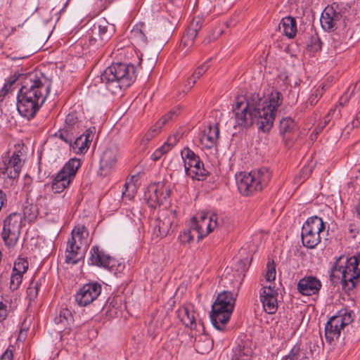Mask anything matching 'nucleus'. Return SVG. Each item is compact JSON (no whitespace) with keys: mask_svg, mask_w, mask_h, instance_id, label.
<instances>
[{"mask_svg":"<svg viewBox=\"0 0 360 360\" xmlns=\"http://www.w3.org/2000/svg\"><path fill=\"white\" fill-rule=\"evenodd\" d=\"M72 316L70 310L64 309L60 311L59 316L55 318L56 324H61L64 326L68 325L72 321Z\"/></svg>","mask_w":360,"mask_h":360,"instance_id":"41","label":"nucleus"},{"mask_svg":"<svg viewBox=\"0 0 360 360\" xmlns=\"http://www.w3.org/2000/svg\"><path fill=\"white\" fill-rule=\"evenodd\" d=\"M169 1L174 4L179 5L181 3L182 0H169Z\"/></svg>","mask_w":360,"mask_h":360,"instance_id":"60","label":"nucleus"},{"mask_svg":"<svg viewBox=\"0 0 360 360\" xmlns=\"http://www.w3.org/2000/svg\"><path fill=\"white\" fill-rule=\"evenodd\" d=\"M40 283L32 281L27 289V294L30 300H34L37 298L40 288Z\"/></svg>","mask_w":360,"mask_h":360,"instance_id":"45","label":"nucleus"},{"mask_svg":"<svg viewBox=\"0 0 360 360\" xmlns=\"http://www.w3.org/2000/svg\"><path fill=\"white\" fill-rule=\"evenodd\" d=\"M271 177V172L266 167L250 172H240L236 174L238 191L243 195H253L262 191L269 184Z\"/></svg>","mask_w":360,"mask_h":360,"instance_id":"5","label":"nucleus"},{"mask_svg":"<svg viewBox=\"0 0 360 360\" xmlns=\"http://www.w3.org/2000/svg\"><path fill=\"white\" fill-rule=\"evenodd\" d=\"M283 360H293L292 358H291V354L290 353L288 356H285Z\"/></svg>","mask_w":360,"mask_h":360,"instance_id":"61","label":"nucleus"},{"mask_svg":"<svg viewBox=\"0 0 360 360\" xmlns=\"http://www.w3.org/2000/svg\"><path fill=\"white\" fill-rule=\"evenodd\" d=\"M101 290V285L98 283L84 284L75 294V301L80 307L88 306L98 298Z\"/></svg>","mask_w":360,"mask_h":360,"instance_id":"14","label":"nucleus"},{"mask_svg":"<svg viewBox=\"0 0 360 360\" xmlns=\"http://www.w3.org/2000/svg\"><path fill=\"white\" fill-rule=\"evenodd\" d=\"M81 166L79 158H71L53 177L51 189L55 193H60L67 188L75 179L77 170Z\"/></svg>","mask_w":360,"mask_h":360,"instance_id":"9","label":"nucleus"},{"mask_svg":"<svg viewBox=\"0 0 360 360\" xmlns=\"http://www.w3.org/2000/svg\"><path fill=\"white\" fill-rule=\"evenodd\" d=\"M199 327L201 328L202 333L198 335H195L194 347L196 351L200 354L208 353L212 348V340L205 333L204 326L202 323H199Z\"/></svg>","mask_w":360,"mask_h":360,"instance_id":"25","label":"nucleus"},{"mask_svg":"<svg viewBox=\"0 0 360 360\" xmlns=\"http://www.w3.org/2000/svg\"><path fill=\"white\" fill-rule=\"evenodd\" d=\"M295 127V122L290 117H285L280 121V133L284 139H288V135L291 134Z\"/></svg>","mask_w":360,"mask_h":360,"instance_id":"38","label":"nucleus"},{"mask_svg":"<svg viewBox=\"0 0 360 360\" xmlns=\"http://www.w3.org/2000/svg\"><path fill=\"white\" fill-rule=\"evenodd\" d=\"M119 149L115 146L108 148L103 153L99 168V172L101 176H107L115 167L119 158Z\"/></svg>","mask_w":360,"mask_h":360,"instance_id":"18","label":"nucleus"},{"mask_svg":"<svg viewBox=\"0 0 360 360\" xmlns=\"http://www.w3.org/2000/svg\"><path fill=\"white\" fill-rule=\"evenodd\" d=\"M276 278V267L274 262L270 263L268 262L266 264V272L265 274V278L267 281H273Z\"/></svg>","mask_w":360,"mask_h":360,"instance_id":"48","label":"nucleus"},{"mask_svg":"<svg viewBox=\"0 0 360 360\" xmlns=\"http://www.w3.org/2000/svg\"><path fill=\"white\" fill-rule=\"evenodd\" d=\"M220 225L218 216L216 214L207 212L200 213L197 217H193L189 229L184 232V236L187 242H191L195 237L198 240L210 233L215 228Z\"/></svg>","mask_w":360,"mask_h":360,"instance_id":"6","label":"nucleus"},{"mask_svg":"<svg viewBox=\"0 0 360 360\" xmlns=\"http://www.w3.org/2000/svg\"><path fill=\"white\" fill-rule=\"evenodd\" d=\"M184 161L185 172L187 176L198 181L204 180L208 174V172L204 168L198 155L189 148H185L181 153Z\"/></svg>","mask_w":360,"mask_h":360,"instance_id":"12","label":"nucleus"},{"mask_svg":"<svg viewBox=\"0 0 360 360\" xmlns=\"http://www.w3.org/2000/svg\"><path fill=\"white\" fill-rule=\"evenodd\" d=\"M214 303H219V305L233 311L236 303V295L231 291L224 290L218 295Z\"/></svg>","mask_w":360,"mask_h":360,"instance_id":"30","label":"nucleus"},{"mask_svg":"<svg viewBox=\"0 0 360 360\" xmlns=\"http://www.w3.org/2000/svg\"><path fill=\"white\" fill-rule=\"evenodd\" d=\"M332 271L340 274L344 289H354L360 283V253L349 258L339 257L334 263Z\"/></svg>","mask_w":360,"mask_h":360,"instance_id":"4","label":"nucleus"},{"mask_svg":"<svg viewBox=\"0 0 360 360\" xmlns=\"http://www.w3.org/2000/svg\"><path fill=\"white\" fill-rule=\"evenodd\" d=\"M77 135V134L71 131V129H68L64 127L58 130V131L55 134L56 137H58L60 139L68 143L70 146Z\"/></svg>","mask_w":360,"mask_h":360,"instance_id":"39","label":"nucleus"},{"mask_svg":"<svg viewBox=\"0 0 360 360\" xmlns=\"http://www.w3.org/2000/svg\"><path fill=\"white\" fill-rule=\"evenodd\" d=\"M14 82H15L14 80L11 81V82H6L4 85V86L0 90V96H6L11 91Z\"/></svg>","mask_w":360,"mask_h":360,"instance_id":"52","label":"nucleus"},{"mask_svg":"<svg viewBox=\"0 0 360 360\" xmlns=\"http://www.w3.org/2000/svg\"><path fill=\"white\" fill-rule=\"evenodd\" d=\"M325 229L321 218L314 216L307 219L302 229V242L307 248H314L321 241L320 233Z\"/></svg>","mask_w":360,"mask_h":360,"instance_id":"10","label":"nucleus"},{"mask_svg":"<svg viewBox=\"0 0 360 360\" xmlns=\"http://www.w3.org/2000/svg\"><path fill=\"white\" fill-rule=\"evenodd\" d=\"M13 355L12 351L7 349L1 355V360H13Z\"/></svg>","mask_w":360,"mask_h":360,"instance_id":"53","label":"nucleus"},{"mask_svg":"<svg viewBox=\"0 0 360 360\" xmlns=\"http://www.w3.org/2000/svg\"><path fill=\"white\" fill-rule=\"evenodd\" d=\"M23 275L13 273L11 276L9 288L12 291L16 290L22 283Z\"/></svg>","mask_w":360,"mask_h":360,"instance_id":"46","label":"nucleus"},{"mask_svg":"<svg viewBox=\"0 0 360 360\" xmlns=\"http://www.w3.org/2000/svg\"><path fill=\"white\" fill-rule=\"evenodd\" d=\"M357 84L350 86L347 91L340 98L339 102H338V106H344L349 101V99L354 95L355 90L356 89Z\"/></svg>","mask_w":360,"mask_h":360,"instance_id":"43","label":"nucleus"},{"mask_svg":"<svg viewBox=\"0 0 360 360\" xmlns=\"http://www.w3.org/2000/svg\"><path fill=\"white\" fill-rule=\"evenodd\" d=\"M321 41L317 34L314 33L311 34L307 41V46L309 47L311 51H317L321 49Z\"/></svg>","mask_w":360,"mask_h":360,"instance_id":"44","label":"nucleus"},{"mask_svg":"<svg viewBox=\"0 0 360 360\" xmlns=\"http://www.w3.org/2000/svg\"><path fill=\"white\" fill-rule=\"evenodd\" d=\"M22 153L19 150L13 152L11 157L4 160V164L0 167V174L4 178L15 179L18 177L22 162L21 160Z\"/></svg>","mask_w":360,"mask_h":360,"instance_id":"16","label":"nucleus"},{"mask_svg":"<svg viewBox=\"0 0 360 360\" xmlns=\"http://www.w3.org/2000/svg\"><path fill=\"white\" fill-rule=\"evenodd\" d=\"M233 311L225 309L221 305L213 303L210 314L211 321L216 329L223 330L229 321Z\"/></svg>","mask_w":360,"mask_h":360,"instance_id":"21","label":"nucleus"},{"mask_svg":"<svg viewBox=\"0 0 360 360\" xmlns=\"http://www.w3.org/2000/svg\"><path fill=\"white\" fill-rule=\"evenodd\" d=\"M95 133V127L87 129L84 133L76 139L75 138L74 141H72L70 146L71 150L76 154L85 153L88 150L89 145L93 141Z\"/></svg>","mask_w":360,"mask_h":360,"instance_id":"20","label":"nucleus"},{"mask_svg":"<svg viewBox=\"0 0 360 360\" xmlns=\"http://www.w3.org/2000/svg\"><path fill=\"white\" fill-rule=\"evenodd\" d=\"M321 282L317 278L309 276L301 278L297 283V290L302 295L310 296L319 292Z\"/></svg>","mask_w":360,"mask_h":360,"instance_id":"22","label":"nucleus"},{"mask_svg":"<svg viewBox=\"0 0 360 360\" xmlns=\"http://www.w3.org/2000/svg\"><path fill=\"white\" fill-rule=\"evenodd\" d=\"M178 316L186 327L191 330L197 328L195 313L191 307H181L178 309Z\"/></svg>","mask_w":360,"mask_h":360,"instance_id":"28","label":"nucleus"},{"mask_svg":"<svg viewBox=\"0 0 360 360\" xmlns=\"http://www.w3.org/2000/svg\"><path fill=\"white\" fill-rule=\"evenodd\" d=\"M322 130H323V129H321V127L319 125V126L316 128V134H318V133L321 132Z\"/></svg>","mask_w":360,"mask_h":360,"instance_id":"62","label":"nucleus"},{"mask_svg":"<svg viewBox=\"0 0 360 360\" xmlns=\"http://www.w3.org/2000/svg\"><path fill=\"white\" fill-rule=\"evenodd\" d=\"M349 230V232L353 235V236H355V234L357 233L356 226L353 224H350Z\"/></svg>","mask_w":360,"mask_h":360,"instance_id":"56","label":"nucleus"},{"mask_svg":"<svg viewBox=\"0 0 360 360\" xmlns=\"http://www.w3.org/2000/svg\"><path fill=\"white\" fill-rule=\"evenodd\" d=\"M23 217L21 214L13 212L4 221L2 238L7 246H14L20 235Z\"/></svg>","mask_w":360,"mask_h":360,"instance_id":"11","label":"nucleus"},{"mask_svg":"<svg viewBox=\"0 0 360 360\" xmlns=\"http://www.w3.org/2000/svg\"><path fill=\"white\" fill-rule=\"evenodd\" d=\"M239 265H240V266H243V265H244V264H243V262L242 261H240V262H239Z\"/></svg>","mask_w":360,"mask_h":360,"instance_id":"64","label":"nucleus"},{"mask_svg":"<svg viewBox=\"0 0 360 360\" xmlns=\"http://www.w3.org/2000/svg\"><path fill=\"white\" fill-rule=\"evenodd\" d=\"M209 68L210 65L208 61L205 62L197 68L193 75L188 79L187 84H186V86H188V90L192 88L196 81L207 71Z\"/></svg>","mask_w":360,"mask_h":360,"instance_id":"35","label":"nucleus"},{"mask_svg":"<svg viewBox=\"0 0 360 360\" xmlns=\"http://www.w3.org/2000/svg\"><path fill=\"white\" fill-rule=\"evenodd\" d=\"M233 352L232 360H250L252 352L251 348L242 340L238 343Z\"/></svg>","mask_w":360,"mask_h":360,"instance_id":"31","label":"nucleus"},{"mask_svg":"<svg viewBox=\"0 0 360 360\" xmlns=\"http://www.w3.org/2000/svg\"><path fill=\"white\" fill-rule=\"evenodd\" d=\"M175 216V212L169 211L166 214H162L153 221L151 226L153 238H162L168 234L172 229Z\"/></svg>","mask_w":360,"mask_h":360,"instance_id":"15","label":"nucleus"},{"mask_svg":"<svg viewBox=\"0 0 360 360\" xmlns=\"http://www.w3.org/2000/svg\"><path fill=\"white\" fill-rule=\"evenodd\" d=\"M260 301L264 310L269 314H274L278 309V292L275 287L264 286L259 292Z\"/></svg>","mask_w":360,"mask_h":360,"instance_id":"17","label":"nucleus"},{"mask_svg":"<svg viewBox=\"0 0 360 360\" xmlns=\"http://www.w3.org/2000/svg\"><path fill=\"white\" fill-rule=\"evenodd\" d=\"M51 87V82L43 74H30L17 96L19 114L27 120L33 118L44 105Z\"/></svg>","mask_w":360,"mask_h":360,"instance_id":"2","label":"nucleus"},{"mask_svg":"<svg viewBox=\"0 0 360 360\" xmlns=\"http://www.w3.org/2000/svg\"><path fill=\"white\" fill-rule=\"evenodd\" d=\"M333 116L337 119L340 117V110L338 109V105H335L334 108L331 109L325 117L324 126H326V124L330 122L331 117Z\"/></svg>","mask_w":360,"mask_h":360,"instance_id":"50","label":"nucleus"},{"mask_svg":"<svg viewBox=\"0 0 360 360\" xmlns=\"http://www.w3.org/2000/svg\"><path fill=\"white\" fill-rule=\"evenodd\" d=\"M112 302H110V304H109L108 306V313L109 314V315L110 316H117V309H114L115 307L114 305L112 304Z\"/></svg>","mask_w":360,"mask_h":360,"instance_id":"54","label":"nucleus"},{"mask_svg":"<svg viewBox=\"0 0 360 360\" xmlns=\"http://www.w3.org/2000/svg\"><path fill=\"white\" fill-rule=\"evenodd\" d=\"M30 210H31V207H30V206L25 207L24 210H23L24 216L28 217L30 220H31L32 219H33L34 217V214H32L31 216V214L30 213Z\"/></svg>","mask_w":360,"mask_h":360,"instance_id":"55","label":"nucleus"},{"mask_svg":"<svg viewBox=\"0 0 360 360\" xmlns=\"http://www.w3.org/2000/svg\"><path fill=\"white\" fill-rule=\"evenodd\" d=\"M27 0H11L9 7L14 18H22L24 21L29 18L32 11L27 8Z\"/></svg>","mask_w":360,"mask_h":360,"instance_id":"26","label":"nucleus"},{"mask_svg":"<svg viewBox=\"0 0 360 360\" xmlns=\"http://www.w3.org/2000/svg\"><path fill=\"white\" fill-rule=\"evenodd\" d=\"M219 136L218 124H215L214 126L209 125L200 137V143L204 148H212L216 145Z\"/></svg>","mask_w":360,"mask_h":360,"instance_id":"24","label":"nucleus"},{"mask_svg":"<svg viewBox=\"0 0 360 360\" xmlns=\"http://www.w3.org/2000/svg\"><path fill=\"white\" fill-rule=\"evenodd\" d=\"M354 314L352 310L342 309L328 321L325 326V338L328 342L337 340L341 331L354 320Z\"/></svg>","mask_w":360,"mask_h":360,"instance_id":"8","label":"nucleus"},{"mask_svg":"<svg viewBox=\"0 0 360 360\" xmlns=\"http://www.w3.org/2000/svg\"><path fill=\"white\" fill-rule=\"evenodd\" d=\"M323 91V86L321 88H318L315 90L314 93H313L309 98V102L311 105H315L318 100L322 96Z\"/></svg>","mask_w":360,"mask_h":360,"instance_id":"51","label":"nucleus"},{"mask_svg":"<svg viewBox=\"0 0 360 360\" xmlns=\"http://www.w3.org/2000/svg\"><path fill=\"white\" fill-rule=\"evenodd\" d=\"M91 264L110 269L115 265V259L109 255L105 254L102 250L96 245L93 246L90 250Z\"/></svg>","mask_w":360,"mask_h":360,"instance_id":"23","label":"nucleus"},{"mask_svg":"<svg viewBox=\"0 0 360 360\" xmlns=\"http://www.w3.org/2000/svg\"><path fill=\"white\" fill-rule=\"evenodd\" d=\"M63 127L71 129V131L78 134L82 129L83 124L82 122L79 120L76 113L72 112L66 116Z\"/></svg>","mask_w":360,"mask_h":360,"instance_id":"32","label":"nucleus"},{"mask_svg":"<svg viewBox=\"0 0 360 360\" xmlns=\"http://www.w3.org/2000/svg\"><path fill=\"white\" fill-rule=\"evenodd\" d=\"M28 269V262L23 258H18L14 263L13 273L23 275Z\"/></svg>","mask_w":360,"mask_h":360,"instance_id":"42","label":"nucleus"},{"mask_svg":"<svg viewBox=\"0 0 360 360\" xmlns=\"http://www.w3.org/2000/svg\"><path fill=\"white\" fill-rule=\"evenodd\" d=\"M98 30V35L101 41L108 40L115 32L114 26L107 22L99 23Z\"/></svg>","mask_w":360,"mask_h":360,"instance_id":"37","label":"nucleus"},{"mask_svg":"<svg viewBox=\"0 0 360 360\" xmlns=\"http://www.w3.org/2000/svg\"><path fill=\"white\" fill-rule=\"evenodd\" d=\"M305 172H306V174H305V175L304 176V179H305V178H307V176L309 175V172H311V170H309L308 167H307V168H304V169H302V174H304Z\"/></svg>","mask_w":360,"mask_h":360,"instance_id":"58","label":"nucleus"},{"mask_svg":"<svg viewBox=\"0 0 360 360\" xmlns=\"http://www.w3.org/2000/svg\"><path fill=\"white\" fill-rule=\"evenodd\" d=\"M360 126V111L358 112L356 115L355 118L352 121L351 123L348 124L345 128V131L347 133H349L353 129L359 127Z\"/></svg>","mask_w":360,"mask_h":360,"instance_id":"49","label":"nucleus"},{"mask_svg":"<svg viewBox=\"0 0 360 360\" xmlns=\"http://www.w3.org/2000/svg\"><path fill=\"white\" fill-rule=\"evenodd\" d=\"M335 6L338 7V5L334 4L326 6L321 16V25L323 29L328 32L334 31L337 28L338 22L342 18L340 13L335 11Z\"/></svg>","mask_w":360,"mask_h":360,"instance_id":"19","label":"nucleus"},{"mask_svg":"<svg viewBox=\"0 0 360 360\" xmlns=\"http://www.w3.org/2000/svg\"><path fill=\"white\" fill-rule=\"evenodd\" d=\"M279 30L289 39L294 38L297 33L295 19L290 16L283 18L279 24Z\"/></svg>","mask_w":360,"mask_h":360,"instance_id":"29","label":"nucleus"},{"mask_svg":"<svg viewBox=\"0 0 360 360\" xmlns=\"http://www.w3.org/2000/svg\"><path fill=\"white\" fill-rule=\"evenodd\" d=\"M179 139V134L169 136L167 139V141L163 146L156 150L155 152L153 154V159L155 160H158L162 154L166 153L170 150L176 143Z\"/></svg>","mask_w":360,"mask_h":360,"instance_id":"33","label":"nucleus"},{"mask_svg":"<svg viewBox=\"0 0 360 360\" xmlns=\"http://www.w3.org/2000/svg\"><path fill=\"white\" fill-rule=\"evenodd\" d=\"M86 232L84 226H77L72 231V236L68 241L65 262L76 264L83 258L87 248L86 238L84 234Z\"/></svg>","mask_w":360,"mask_h":360,"instance_id":"7","label":"nucleus"},{"mask_svg":"<svg viewBox=\"0 0 360 360\" xmlns=\"http://www.w3.org/2000/svg\"><path fill=\"white\" fill-rule=\"evenodd\" d=\"M136 69L132 64L114 63L108 67L101 75V82L112 94H120L134 82Z\"/></svg>","mask_w":360,"mask_h":360,"instance_id":"3","label":"nucleus"},{"mask_svg":"<svg viewBox=\"0 0 360 360\" xmlns=\"http://www.w3.org/2000/svg\"><path fill=\"white\" fill-rule=\"evenodd\" d=\"M124 187L126 188V190H125L124 191H123V192H122V195H123V196L128 197V198H129V199H130V198H131V197L130 196V195H129H129H127V188H128V185H127V184H124Z\"/></svg>","mask_w":360,"mask_h":360,"instance_id":"59","label":"nucleus"},{"mask_svg":"<svg viewBox=\"0 0 360 360\" xmlns=\"http://www.w3.org/2000/svg\"><path fill=\"white\" fill-rule=\"evenodd\" d=\"M282 102V94L278 91H273L268 98L258 94L238 96L232 107L235 123L244 128L255 124L259 130L269 131L273 127L276 111Z\"/></svg>","mask_w":360,"mask_h":360,"instance_id":"1","label":"nucleus"},{"mask_svg":"<svg viewBox=\"0 0 360 360\" xmlns=\"http://www.w3.org/2000/svg\"><path fill=\"white\" fill-rule=\"evenodd\" d=\"M355 211L358 216H360V200H359L357 205L355 206Z\"/></svg>","mask_w":360,"mask_h":360,"instance_id":"57","label":"nucleus"},{"mask_svg":"<svg viewBox=\"0 0 360 360\" xmlns=\"http://www.w3.org/2000/svg\"><path fill=\"white\" fill-rule=\"evenodd\" d=\"M291 358L293 360H309V355L311 352L307 350V348L301 345H295L291 349L290 352Z\"/></svg>","mask_w":360,"mask_h":360,"instance_id":"36","label":"nucleus"},{"mask_svg":"<svg viewBox=\"0 0 360 360\" xmlns=\"http://www.w3.org/2000/svg\"><path fill=\"white\" fill-rule=\"evenodd\" d=\"M202 20L199 18H193L191 22L186 34L184 36L182 39V44L184 46H191L193 44V41L197 37L198 31L202 27Z\"/></svg>","mask_w":360,"mask_h":360,"instance_id":"27","label":"nucleus"},{"mask_svg":"<svg viewBox=\"0 0 360 360\" xmlns=\"http://www.w3.org/2000/svg\"><path fill=\"white\" fill-rule=\"evenodd\" d=\"M180 112V108H176L174 109H172L169 112H167L166 115L162 116L155 124V127L158 129L162 128L164 125H165L169 120L174 119V117H177Z\"/></svg>","mask_w":360,"mask_h":360,"instance_id":"40","label":"nucleus"},{"mask_svg":"<svg viewBox=\"0 0 360 360\" xmlns=\"http://www.w3.org/2000/svg\"><path fill=\"white\" fill-rule=\"evenodd\" d=\"M322 130H323V129H321V127L319 125V126L316 128V134H318V133L321 132Z\"/></svg>","mask_w":360,"mask_h":360,"instance_id":"63","label":"nucleus"},{"mask_svg":"<svg viewBox=\"0 0 360 360\" xmlns=\"http://www.w3.org/2000/svg\"><path fill=\"white\" fill-rule=\"evenodd\" d=\"M170 188L166 182L158 181L148 186L145 198L150 207L160 206L170 195Z\"/></svg>","mask_w":360,"mask_h":360,"instance_id":"13","label":"nucleus"},{"mask_svg":"<svg viewBox=\"0 0 360 360\" xmlns=\"http://www.w3.org/2000/svg\"><path fill=\"white\" fill-rule=\"evenodd\" d=\"M145 25L143 22L136 24L131 31V39L140 44H146L147 38L144 33Z\"/></svg>","mask_w":360,"mask_h":360,"instance_id":"34","label":"nucleus"},{"mask_svg":"<svg viewBox=\"0 0 360 360\" xmlns=\"http://www.w3.org/2000/svg\"><path fill=\"white\" fill-rule=\"evenodd\" d=\"M7 301H4L3 297H0V321H4L10 312V307L7 304Z\"/></svg>","mask_w":360,"mask_h":360,"instance_id":"47","label":"nucleus"}]
</instances>
